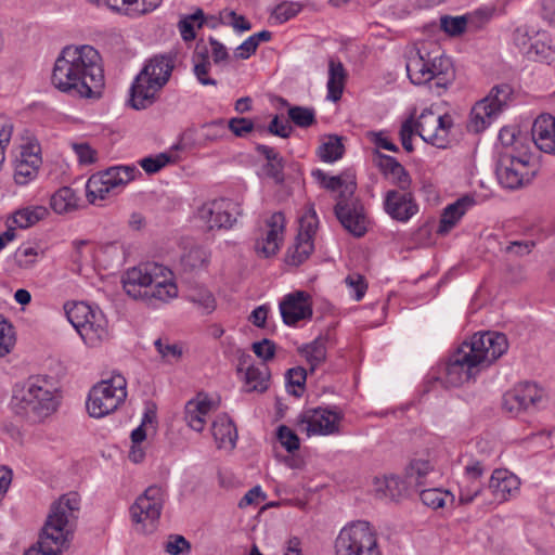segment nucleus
Segmentation results:
<instances>
[{
  "label": "nucleus",
  "mask_w": 555,
  "mask_h": 555,
  "mask_svg": "<svg viewBox=\"0 0 555 555\" xmlns=\"http://www.w3.org/2000/svg\"><path fill=\"white\" fill-rule=\"evenodd\" d=\"M51 82L73 96L99 98L104 87L100 53L88 44L63 48L54 63Z\"/></svg>",
  "instance_id": "f257e3e1"
},
{
  "label": "nucleus",
  "mask_w": 555,
  "mask_h": 555,
  "mask_svg": "<svg viewBox=\"0 0 555 555\" xmlns=\"http://www.w3.org/2000/svg\"><path fill=\"white\" fill-rule=\"evenodd\" d=\"M508 349L503 333L486 332L474 334L451 356L446 366V383L457 387L474 378L481 370L490 366Z\"/></svg>",
  "instance_id": "f03ea898"
},
{
  "label": "nucleus",
  "mask_w": 555,
  "mask_h": 555,
  "mask_svg": "<svg viewBox=\"0 0 555 555\" xmlns=\"http://www.w3.org/2000/svg\"><path fill=\"white\" fill-rule=\"evenodd\" d=\"M80 509L77 492H69L52 504L47 521L40 533L38 547L33 546L24 555H60L68 542V535Z\"/></svg>",
  "instance_id": "7ed1b4c3"
},
{
  "label": "nucleus",
  "mask_w": 555,
  "mask_h": 555,
  "mask_svg": "<svg viewBox=\"0 0 555 555\" xmlns=\"http://www.w3.org/2000/svg\"><path fill=\"white\" fill-rule=\"evenodd\" d=\"M171 276L168 268L147 262L129 269L122 279V287L134 299L167 302L178 296V287Z\"/></svg>",
  "instance_id": "20e7f679"
},
{
  "label": "nucleus",
  "mask_w": 555,
  "mask_h": 555,
  "mask_svg": "<svg viewBox=\"0 0 555 555\" xmlns=\"http://www.w3.org/2000/svg\"><path fill=\"white\" fill-rule=\"evenodd\" d=\"M59 405L52 385L44 378H29L15 389L11 400L14 413L31 424L40 423L53 414Z\"/></svg>",
  "instance_id": "39448f33"
},
{
  "label": "nucleus",
  "mask_w": 555,
  "mask_h": 555,
  "mask_svg": "<svg viewBox=\"0 0 555 555\" xmlns=\"http://www.w3.org/2000/svg\"><path fill=\"white\" fill-rule=\"evenodd\" d=\"M175 67L169 54H157L146 61L130 88V104L134 109H144L157 99V93L168 82Z\"/></svg>",
  "instance_id": "423d86ee"
},
{
  "label": "nucleus",
  "mask_w": 555,
  "mask_h": 555,
  "mask_svg": "<svg viewBox=\"0 0 555 555\" xmlns=\"http://www.w3.org/2000/svg\"><path fill=\"white\" fill-rule=\"evenodd\" d=\"M336 555H382L378 537L365 520L347 524L335 540Z\"/></svg>",
  "instance_id": "0eeeda50"
},
{
  "label": "nucleus",
  "mask_w": 555,
  "mask_h": 555,
  "mask_svg": "<svg viewBox=\"0 0 555 555\" xmlns=\"http://www.w3.org/2000/svg\"><path fill=\"white\" fill-rule=\"evenodd\" d=\"M66 315L88 346L96 347L107 339V320L100 310L85 302H75L66 310Z\"/></svg>",
  "instance_id": "6e6552de"
},
{
  "label": "nucleus",
  "mask_w": 555,
  "mask_h": 555,
  "mask_svg": "<svg viewBox=\"0 0 555 555\" xmlns=\"http://www.w3.org/2000/svg\"><path fill=\"white\" fill-rule=\"evenodd\" d=\"M127 397V382L120 374L101 380L89 392L87 409L92 417H103L115 410Z\"/></svg>",
  "instance_id": "1a4fd4ad"
},
{
  "label": "nucleus",
  "mask_w": 555,
  "mask_h": 555,
  "mask_svg": "<svg viewBox=\"0 0 555 555\" xmlns=\"http://www.w3.org/2000/svg\"><path fill=\"white\" fill-rule=\"evenodd\" d=\"M537 166L528 151L515 154L507 151L501 154L496 176L502 186L511 190L530 183L537 175Z\"/></svg>",
  "instance_id": "9d476101"
},
{
  "label": "nucleus",
  "mask_w": 555,
  "mask_h": 555,
  "mask_svg": "<svg viewBox=\"0 0 555 555\" xmlns=\"http://www.w3.org/2000/svg\"><path fill=\"white\" fill-rule=\"evenodd\" d=\"M356 189L354 181L346 183L345 190L337 196L334 212L345 230L356 237H361L367 231V217L363 204L354 196Z\"/></svg>",
  "instance_id": "9b49d317"
},
{
  "label": "nucleus",
  "mask_w": 555,
  "mask_h": 555,
  "mask_svg": "<svg viewBox=\"0 0 555 555\" xmlns=\"http://www.w3.org/2000/svg\"><path fill=\"white\" fill-rule=\"evenodd\" d=\"M137 175L141 172L135 166H115L92 175L86 185L88 201L104 199L111 190L129 183Z\"/></svg>",
  "instance_id": "f8f14e48"
},
{
  "label": "nucleus",
  "mask_w": 555,
  "mask_h": 555,
  "mask_svg": "<svg viewBox=\"0 0 555 555\" xmlns=\"http://www.w3.org/2000/svg\"><path fill=\"white\" fill-rule=\"evenodd\" d=\"M452 127L453 118L451 115H436L430 109H424L416 122H414L416 133L425 142L439 149L448 146V134Z\"/></svg>",
  "instance_id": "ddd939ff"
},
{
  "label": "nucleus",
  "mask_w": 555,
  "mask_h": 555,
  "mask_svg": "<svg viewBox=\"0 0 555 555\" xmlns=\"http://www.w3.org/2000/svg\"><path fill=\"white\" fill-rule=\"evenodd\" d=\"M241 214L240 204L229 198L214 199L198 210L201 220L206 222L210 230L232 228Z\"/></svg>",
  "instance_id": "4468645a"
},
{
  "label": "nucleus",
  "mask_w": 555,
  "mask_h": 555,
  "mask_svg": "<svg viewBox=\"0 0 555 555\" xmlns=\"http://www.w3.org/2000/svg\"><path fill=\"white\" fill-rule=\"evenodd\" d=\"M543 398V390L537 384L525 382L506 391L502 398V409L517 416L521 412L534 409Z\"/></svg>",
  "instance_id": "2eb2a0df"
},
{
  "label": "nucleus",
  "mask_w": 555,
  "mask_h": 555,
  "mask_svg": "<svg viewBox=\"0 0 555 555\" xmlns=\"http://www.w3.org/2000/svg\"><path fill=\"white\" fill-rule=\"evenodd\" d=\"M343 414L326 408L307 409L298 416V425H306L305 430L311 435H334L339 433Z\"/></svg>",
  "instance_id": "dca6fc26"
},
{
  "label": "nucleus",
  "mask_w": 555,
  "mask_h": 555,
  "mask_svg": "<svg viewBox=\"0 0 555 555\" xmlns=\"http://www.w3.org/2000/svg\"><path fill=\"white\" fill-rule=\"evenodd\" d=\"M166 498L164 488L150 486L133 503L130 508L132 520L137 524L144 520L155 521L160 517Z\"/></svg>",
  "instance_id": "f3484780"
},
{
  "label": "nucleus",
  "mask_w": 555,
  "mask_h": 555,
  "mask_svg": "<svg viewBox=\"0 0 555 555\" xmlns=\"http://www.w3.org/2000/svg\"><path fill=\"white\" fill-rule=\"evenodd\" d=\"M384 209L393 220L408 222L417 214L418 205L409 190H389L385 194Z\"/></svg>",
  "instance_id": "a211bd4d"
},
{
  "label": "nucleus",
  "mask_w": 555,
  "mask_h": 555,
  "mask_svg": "<svg viewBox=\"0 0 555 555\" xmlns=\"http://www.w3.org/2000/svg\"><path fill=\"white\" fill-rule=\"evenodd\" d=\"M42 164L40 146L27 144L22 146L20 156L15 160L14 181L18 185H26L33 181Z\"/></svg>",
  "instance_id": "6ab92c4d"
},
{
  "label": "nucleus",
  "mask_w": 555,
  "mask_h": 555,
  "mask_svg": "<svg viewBox=\"0 0 555 555\" xmlns=\"http://www.w3.org/2000/svg\"><path fill=\"white\" fill-rule=\"evenodd\" d=\"M280 312L286 325H295L312 317L310 296L302 291L286 295L280 302Z\"/></svg>",
  "instance_id": "aec40b11"
},
{
  "label": "nucleus",
  "mask_w": 555,
  "mask_h": 555,
  "mask_svg": "<svg viewBox=\"0 0 555 555\" xmlns=\"http://www.w3.org/2000/svg\"><path fill=\"white\" fill-rule=\"evenodd\" d=\"M269 230L266 236L258 238L255 243V249L266 258L275 255L280 248L282 234L285 227V217L281 211L274 212L268 220Z\"/></svg>",
  "instance_id": "412c9836"
},
{
  "label": "nucleus",
  "mask_w": 555,
  "mask_h": 555,
  "mask_svg": "<svg viewBox=\"0 0 555 555\" xmlns=\"http://www.w3.org/2000/svg\"><path fill=\"white\" fill-rule=\"evenodd\" d=\"M374 164L378 167L386 179L401 191H408L412 180L405 168L392 156L380 153L378 150L374 152Z\"/></svg>",
  "instance_id": "4be33fe9"
},
{
  "label": "nucleus",
  "mask_w": 555,
  "mask_h": 555,
  "mask_svg": "<svg viewBox=\"0 0 555 555\" xmlns=\"http://www.w3.org/2000/svg\"><path fill=\"white\" fill-rule=\"evenodd\" d=\"M429 75L433 76L435 87L447 89L455 78V70L450 57L446 56L439 48L428 51Z\"/></svg>",
  "instance_id": "5701e85b"
},
{
  "label": "nucleus",
  "mask_w": 555,
  "mask_h": 555,
  "mask_svg": "<svg viewBox=\"0 0 555 555\" xmlns=\"http://www.w3.org/2000/svg\"><path fill=\"white\" fill-rule=\"evenodd\" d=\"M532 139L541 151L555 154V116L540 115L532 126Z\"/></svg>",
  "instance_id": "b1692460"
},
{
  "label": "nucleus",
  "mask_w": 555,
  "mask_h": 555,
  "mask_svg": "<svg viewBox=\"0 0 555 555\" xmlns=\"http://www.w3.org/2000/svg\"><path fill=\"white\" fill-rule=\"evenodd\" d=\"M405 68L411 82L414 85H425L433 80V76L428 72V50L424 47L409 52Z\"/></svg>",
  "instance_id": "393cba45"
},
{
  "label": "nucleus",
  "mask_w": 555,
  "mask_h": 555,
  "mask_svg": "<svg viewBox=\"0 0 555 555\" xmlns=\"http://www.w3.org/2000/svg\"><path fill=\"white\" fill-rule=\"evenodd\" d=\"M489 15L483 12H477L475 15L465 16H442L440 18L441 29L451 36H459L465 31L466 28L479 29L488 22Z\"/></svg>",
  "instance_id": "a878e982"
},
{
  "label": "nucleus",
  "mask_w": 555,
  "mask_h": 555,
  "mask_svg": "<svg viewBox=\"0 0 555 555\" xmlns=\"http://www.w3.org/2000/svg\"><path fill=\"white\" fill-rule=\"evenodd\" d=\"M256 151L267 160L262 166L264 175L272 179L275 184H282L285 181L284 168L286 160L274 147L264 144H257Z\"/></svg>",
  "instance_id": "bb28decb"
},
{
  "label": "nucleus",
  "mask_w": 555,
  "mask_h": 555,
  "mask_svg": "<svg viewBox=\"0 0 555 555\" xmlns=\"http://www.w3.org/2000/svg\"><path fill=\"white\" fill-rule=\"evenodd\" d=\"M475 204L472 196H463L456 202L448 205L442 212L440 223L438 227L439 234H447L460 221L466 210Z\"/></svg>",
  "instance_id": "cd10ccee"
},
{
  "label": "nucleus",
  "mask_w": 555,
  "mask_h": 555,
  "mask_svg": "<svg viewBox=\"0 0 555 555\" xmlns=\"http://www.w3.org/2000/svg\"><path fill=\"white\" fill-rule=\"evenodd\" d=\"M211 433L219 449L235 448L237 430L233 421L227 415H220L214 421Z\"/></svg>",
  "instance_id": "c85d7f7f"
},
{
  "label": "nucleus",
  "mask_w": 555,
  "mask_h": 555,
  "mask_svg": "<svg viewBox=\"0 0 555 555\" xmlns=\"http://www.w3.org/2000/svg\"><path fill=\"white\" fill-rule=\"evenodd\" d=\"M489 489L498 501L503 502L518 489V480L505 469H495L490 477Z\"/></svg>",
  "instance_id": "c756f323"
},
{
  "label": "nucleus",
  "mask_w": 555,
  "mask_h": 555,
  "mask_svg": "<svg viewBox=\"0 0 555 555\" xmlns=\"http://www.w3.org/2000/svg\"><path fill=\"white\" fill-rule=\"evenodd\" d=\"M211 403L208 400H190L185 404L184 420L195 431H202L205 426V416L209 413Z\"/></svg>",
  "instance_id": "7c9ffc66"
},
{
  "label": "nucleus",
  "mask_w": 555,
  "mask_h": 555,
  "mask_svg": "<svg viewBox=\"0 0 555 555\" xmlns=\"http://www.w3.org/2000/svg\"><path fill=\"white\" fill-rule=\"evenodd\" d=\"M346 80V72L340 62L330 60L328 63V80H327V99L337 102L340 100Z\"/></svg>",
  "instance_id": "2f4dec72"
},
{
  "label": "nucleus",
  "mask_w": 555,
  "mask_h": 555,
  "mask_svg": "<svg viewBox=\"0 0 555 555\" xmlns=\"http://www.w3.org/2000/svg\"><path fill=\"white\" fill-rule=\"evenodd\" d=\"M245 385L247 386L246 391H258L263 392L269 387L270 372L268 366L263 363L260 366H248L245 372Z\"/></svg>",
  "instance_id": "473e14b6"
},
{
  "label": "nucleus",
  "mask_w": 555,
  "mask_h": 555,
  "mask_svg": "<svg viewBox=\"0 0 555 555\" xmlns=\"http://www.w3.org/2000/svg\"><path fill=\"white\" fill-rule=\"evenodd\" d=\"M48 215L49 210L44 206L26 207L15 211L10 223L21 229H27L44 219Z\"/></svg>",
  "instance_id": "72a5a7b5"
},
{
  "label": "nucleus",
  "mask_w": 555,
  "mask_h": 555,
  "mask_svg": "<svg viewBox=\"0 0 555 555\" xmlns=\"http://www.w3.org/2000/svg\"><path fill=\"white\" fill-rule=\"evenodd\" d=\"M553 54L551 38L546 31H537L527 56L534 61H548Z\"/></svg>",
  "instance_id": "f704fd0d"
},
{
  "label": "nucleus",
  "mask_w": 555,
  "mask_h": 555,
  "mask_svg": "<svg viewBox=\"0 0 555 555\" xmlns=\"http://www.w3.org/2000/svg\"><path fill=\"white\" fill-rule=\"evenodd\" d=\"M204 11L197 8L194 13L182 15L177 24L178 30L183 41L189 42L196 38L194 23H197V27L202 28L204 25Z\"/></svg>",
  "instance_id": "c9c22d12"
},
{
  "label": "nucleus",
  "mask_w": 555,
  "mask_h": 555,
  "mask_svg": "<svg viewBox=\"0 0 555 555\" xmlns=\"http://www.w3.org/2000/svg\"><path fill=\"white\" fill-rule=\"evenodd\" d=\"M491 109L487 101L481 100L475 104L470 113L469 126L474 132L478 133L491 124L492 118L496 116Z\"/></svg>",
  "instance_id": "e433bc0d"
},
{
  "label": "nucleus",
  "mask_w": 555,
  "mask_h": 555,
  "mask_svg": "<svg viewBox=\"0 0 555 555\" xmlns=\"http://www.w3.org/2000/svg\"><path fill=\"white\" fill-rule=\"evenodd\" d=\"M154 346L162 360L168 364L178 363L184 354L183 344L171 343L168 338L156 339Z\"/></svg>",
  "instance_id": "4c0bfd02"
},
{
  "label": "nucleus",
  "mask_w": 555,
  "mask_h": 555,
  "mask_svg": "<svg viewBox=\"0 0 555 555\" xmlns=\"http://www.w3.org/2000/svg\"><path fill=\"white\" fill-rule=\"evenodd\" d=\"M299 352L310 365V371L313 372L326 359L325 340L317 338L311 344L301 347Z\"/></svg>",
  "instance_id": "58836bf2"
},
{
  "label": "nucleus",
  "mask_w": 555,
  "mask_h": 555,
  "mask_svg": "<svg viewBox=\"0 0 555 555\" xmlns=\"http://www.w3.org/2000/svg\"><path fill=\"white\" fill-rule=\"evenodd\" d=\"M345 152L341 139L337 135H328L318 149V155L325 163H333L343 157Z\"/></svg>",
  "instance_id": "ea45409f"
},
{
  "label": "nucleus",
  "mask_w": 555,
  "mask_h": 555,
  "mask_svg": "<svg viewBox=\"0 0 555 555\" xmlns=\"http://www.w3.org/2000/svg\"><path fill=\"white\" fill-rule=\"evenodd\" d=\"M76 201L74 190L64 186L52 195L50 205L56 214H64L76 207Z\"/></svg>",
  "instance_id": "a19ab883"
},
{
  "label": "nucleus",
  "mask_w": 555,
  "mask_h": 555,
  "mask_svg": "<svg viewBox=\"0 0 555 555\" xmlns=\"http://www.w3.org/2000/svg\"><path fill=\"white\" fill-rule=\"evenodd\" d=\"M305 240L295 238V243L287 251V262L292 266L301 264L313 251V242H309V236L305 234Z\"/></svg>",
  "instance_id": "79ce46f5"
},
{
  "label": "nucleus",
  "mask_w": 555,
  "mask_h": 555,
  "mask_svg": "<svg viewBox=\"0 0 555 555\" xmlns=\"http://www.w3.org/2000/svg\"><path fill=\"white\" fill-rule=\"evenodd\" d=\"M433 469L434 465L427 459H415L411 461L406 468L408 482L410 485L415 483L416 486L424 485V479Z\"/></svg>",
  "instance_id": "37998d69"
},
{
  "label": "nucleus",
  "mask_w": 555,
  "mask_h": 555,
  "mask_svg": "<svg viewBox=\"0 0 555 555\" xmlns=\"http://www.w3.org/2000/svg\"><path fill=\"white\" fill-rule=\"evenodd\" d=\"M188 299L204 314H209L216 309L215 297L207 288L195 287L190 289Z\"/></svg>",
  "instance_id": "c03bdc74"
},
{
  "label": "nucleus",
  "mask_w": 555,
  "mask_h": 555,
  "mask_svg": "<svg viewBox=\"0 0 555 555\" xmlns=\"http://www.w3.org/2000/svg\"><path fill=\"white\" fill-rule=\"evenodd\" d=\"M511 93L512 89L508 85L495 86L492 88L488 96L482 99V101H487V103L490 105V108H493V113L498 115L506 105Z\"/></svg>",
  "instance_id": "a18cd8bd"
},
{
  "label": "nucleus",
  "mask_w": 555,
  "mask_h": 555,
  "mask_svg": "<svg viewBox=\"0 0 555 555\" xmlns=\"http://www.w3.org/2000/svg\"><path fill=\"white\" fill-rule=\"evenodd\" d=\"M208 262V255L202 247L191 248L181 258V266L185 271H196L204 268Z\"/></svg>",
  "instance_id": "49530a36"
},
{
  "label": "nucleus",
  "mask_w": 555,
  "mask_h": 555,
  "mask_svg": "<svg viewBox=\"0 0 555 555\" xmlns=\"http://www.w3.org/2000/svg\"><path fill=\"white\" fill-rule=\"evenodd\" d=\"M519 131L513 127H504L500 130L499 140L501 144L508 149H512L511 153L517 152V154L528 151V146L525 145L522 138L519 135Z\"/></svg>",
  "instance_id": "de8ad7c7"
},
{
  "label": "nucleus",
  "mask_w": 555,
  "mask_h": 555,
  "mask_svg": "<svg viewBox=\"0 0 555 555\" xmlns=\"http://www.w3.org/2000/svg\"><path fill=\"white\" fill-rule=\"evenodd\" d=\"M288 117L300 128H308L317 122L315 112L311 107L291 106L288 108Z\"/></svg>",
  "instance_id": "09e8293b"
},
{
  "label": "nucleus",
  "mask_w": 555,
  "mask_h": 555,
  "mask_svg": "<svg viewBox=\"0 0 555 555\" xmlns=\"http://www.w3.org/2000/svg\"><path fill=\"white\" fill-rule=\"evenodd\" d=\"M306 379L307 371L304 367L297 366L289 369L286 372V385L288 388L293 387V389H288V392L295 397H301L305 389Z\"/></svg>",
  "instance_id": "8fccbe9b"
},
{
  "label": "nucleus",
  "mask_w": 555,
  "mask_h": 555,
  "mask_svg": "<svg viewBox=\"0 0 555 555\" xmlns=\"http://www.w3.org/2000/svg\"><path fill=\"white\" fill-rule=\"evenodd\" d=\"M420 499L424 505L434 509L442 507L447 499L453 500L454 496L448 491H442L437 488L425 489L420 492Z\"/></svg>",
  "instance_id": "3c124183"
},
{
  "label": "nucleus",
  "mask_w": 555,
  "mask_h": 555,
  "mask_svg": "<svg viewBox=\"0 0 555 555\" xmlns=\"http://www.w3.org/2000/svg\"><path fill=\"white\" fill-rule=\"evenodd\" d=\"M15 345L13 326L0 314V358L11 352Z\"/></svg>",
  "instance_id": "603ef678"
},
{
  "label": "nucleus",
  "mask_w": 555,
  "mask_h": 555,
  "mask_svg": "<svg viewBox=\"0 0 555 555\" xmlns=\"http://www.w3.org/2000/svg\"><path fill=\"white\" fill-rule=\"evenodd\" d=\"M384 487V495L392 501H398L408 493L406 482L397 476L385 477Z\"/></svg>",
  "instance_id": "864d4df0"
},
{
  "label": "nucleus",
  "mask_w": 555,
  "mask_h": 555,
  "mask_svg": "<svg viewBox=\"0 0 555 555\" xmlns=\"http://www.w3.org/2000/svg\"><path fill=\"white\" fill-rule=\"evenodd\" d=\"M302 10V5L298 2H282L278 4L271 16L279 23L283 24L295 17Z\"/></svg>",
  "instance_id": "5fc2aeb1"
},
{
  "label": "nucleus",
  "mask_w": 555,
  "mask_h": 555,
  "mask_svg": "<svg viewBox=\"0 0 555 555\" xmlns=\"http://www.w3.org/2000/svg\"><path fill=\"white\" fill-rule=\"evenodd\" d=\"M172 160V156L167 153H159L155 156H147L139 160V165L147 175H154L163 169Z\"/></svg>",
  "instance_id": "6e6d98bb"
},
{
  "label": "nucleus",
  "mask_w": 555,
  "mask_h": 555,
  "mask_svg": "<svg viewBox=\"0 0 555 555\" xmlns=\"http://www.w3.org/2000/svg\"><path fill=\"white\" fill-rule=\"evenodd\" d=\"M318 227V218L314 209L310 208L307 214H305L299 219V231L297 236L299 240H305V234L309 236V242H312V237L315 234Z\"/></svg>",
  "instance_id": "4d7b16f0"
},
{
  "label": "nucleus",
  "mask_w": 555,
  "mask_h": 555,
  "mask_svg": "<svg viewBox=\"0 0 555 555\" xmlns=\"http://www.w3.org/2000/svg\"><path fill=\"white\" fill-rule=\"evenodd\" d=\"M312 177L326 190L336 191L345 190L346 183L350 181H345L341 176L328 177L323 170L315 169L312 171Z\"/></svg>",
  "instance_id": "13d9d810"
},
{
  "label": "nucleus",
  "mask_w": 555,
  "mask_h": 555,
  "mask_svg": "<svg viewBox=\"0 0 555 555\" xmlns=\"http://www.w3.org/2000/svg\"><path fill=\"white\" fill-rule=\"evenodd\" d=\"M278 439L287 452L297 451L300 447V440L296 433L285 425L278 428Z\"/></svg>",
  "instance_id": "bf43d9fd"
},
{
  "label": "nucleus",
  "mask_w": 555,
  "mask_h": 555,
  "mask_svg": "<svg viewBox=\"0 0 555 555\" xmlns=\"http://www.w3.org/2000/svg\"><path fill=\"white\" fill-rule=\"evenodd\" d=\"M537 31L538 30H534L533 28L528 26L518 27L514 31V42L518 47L520 52L527 55L530 44L533 41L534 33Z\"/></svg>",
  "instance_id": "052dcab7"
},
{
  "label": "nucleus",
  "mask_w": 555,
  "mask_h": 555,
  "mask_svg": "<svg viewBox=\"0 0 555 555\" xmlns=\"http://www.w3.org/2000/svg\"><path fill=\"white\" fill-rule=\"evenodd\" d=\"M165 551L170 555L188 554L191 551V544L184 537L173 534L166 542Z\"/></svg>",
  "instance_id": "680f3d73"
},
{
  "label": "nucleus",
  "mask_w": 555,
  "mask_h": 555,
  "mask_svg": "<svg viewBox=\"0 0 555 555\" xmlns=\"http://www.w3.org/2000/svg\"><path fill=\"white\" fill-rule=\"evenodd\" d=\"M482 486L480 482L464 479L460 486L459 501L461 504H469L481 492Z\"/></svg>",
  "instance_id": "e2e57ef3"
},
{
  "label": "nucleus",
  "mask_w": 555,
  "mask_h": 555,
  "mask_svg": "<svg viewBox=\"0 0 555 555\" xmlns=\"http://www.w3.org/2000/svg\"><path fill=\"white\" fill-rule=\"evenodd\" d=\"M223 25L233 27L236 31H247L251 28V24L243 16L236 14L232 10H223Z\"/></svg>",
  "instance_id": "0e129e2a"
},
{
  "label": "nucleus",
  "mask_w": 555,
  "mask_h": 555,
  "mask_svg": "<svg viewBox=\"0 0 555 555\" xmlns=\"http://www.w3.org/2000/svg\"><path fill=\"white\" fill-rule=\"evenodd\" d=\"M251 349L266 363L274 358L276 345L272 340L263 338L260 341H255L251 345Z\"/></svg>",
  "instance_id": "69168bd1"
},
{
  "label": "nucleus",
  "mask_w": 555,
  "mask_h": 555,
  "mask_svg": "<svg viewBox=\"0 0 555 555\" xmlns=\"http://www.w3.org/2000/svg\"><path fill=\"white\" fill-rule=\"evenodd\" d=\"M254 127L253 120L244 117H233L228 121V128L238 138L246 137L254 130Z\"/></svg>",
  "instance_id": "338daca9"
},
{
  "label": "nucleus",
  "mask_w": 555,
  "mask_h": 555,
  "mask_svg": "<svg viewBox=\"0 0 555 555\" xmlns=\"http://www.w3.org/2000/svg\"><path fill=\"white\" fill-rule=\"evenodd\" d=\"M72 147L80 164L89 165L95 163L98 153L88 143H73Z\"/></svg>",
  "instance_id": "774afa93"
}]
</instances>
